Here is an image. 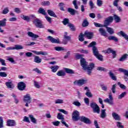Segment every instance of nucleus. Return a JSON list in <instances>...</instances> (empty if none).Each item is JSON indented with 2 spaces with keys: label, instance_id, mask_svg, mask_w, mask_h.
Masks as SVG:
<instances>
[{
  "label": "nucleus",
  "instance_id": "f257e3e1",
  "mask_svg": "<svg viewBox=\"0 0 128 128\" xmlns=\"http://www.w3.org/2000/svg\"><path fill=\"white\" fill-rule=\"evenodd\" d=\"M80 62L82 70L86 72L88 76H90L92 74V69L94 68V64L91 62L89 65H88V62H86L84 58H81Z\"/></svg>",
  "mask_w": 128,
  "mask_h": 128
},
{
  "label": "nucleus",
  "instance_id": "f03ea898",
  "mask_svg": "<svg viewBox=\"0 0 128 128\" xmlns=\"http://www.w3.org/2000/svg\"><path fill=\"white\" fill-rule=\"evenodd\" d=\"M90 106L92 109V112L94 114H100V108L98 106V104L94 102H92L90 104Z\"/></svg>",
  "mask_w": 128,
  "mask_h": 128
},
{
  "label": "nucleus",
  "instance_id": "7ed1b4c3",
  "mask_svg": "<svg viewBox=\"0 0 128 128\" xmlns=\"http://www.w3.org/2000/svg\"><path fill=\"white\" fill-rule=\"evenodd\" d=\"M24 102H26L25 106L28 108V104L32 102V98L30 97V94H26L24 96Z\"/></svg>",
  "mask_w": 128,
  "mask_h": 128
},
{
  "label": "nucleus",
  "instance_id": "20e7f679",
  "mask_svg": "<svg viewBox=\"0 0 128 128\" xmlns=\"http://www.w3.org/2000/svg\"><path fill=\"white\" fill-rule=\"evenodd\" d=\"M72 120L74 122H78L79 120H80V112L78 110H75L73 112L72 114Z\"/></svg>",
  "mask_w": 128,
  "mask_h": 128
},
{
  "label": "nucleus",
  "instance_id": "39448f33",
  "mask_svg": "<svg viewBox=\"0 0 128 128\" xmlns=\"http://www.w3.org/2000/svg\"><path fill=\"white\" fill-rule=\"evenodd\" d=\"M33 23L34 26H36V28H44V26L42 24V22L38 18H36L34 20Z\"/></svg>",
  "mask_w": 128,
  "mask_h": 128
},
{
  "label": "nucleus",
  "instance_id": "423d86ee",
  "mask_svg": "<svg viewBox=\"0 0 128 128\" xmlns=\"http://www.w3.org/2000/svg\"><path fill=\"white\" fill-rule=\"evenodd\" d=\"M108 98H107L104 100V102L108 104L110 106H114V98H112V93H109Z\"/></svg>",
  "mask_w": 128,
  "mask_h": 128
},
{
  "label": "nucleus",
  "instance_id": "0eeeda50",
  "mask_svg": "<svg viewBox=\"0 0 128 128\" xmlns=\"http://www.w3.org/2000/svg\"><path fill=\"white\" fill-rule=\"evenodd\" d=\"M87 80L84 79H80L78 80H76L74 82V86H84V84H86Z\"/></svg>",
  "mask_w": 128,
  "mask_h": 128
},
{
  "label": "nucleus",
  "instance_id": "6e6552de",
  "mask_svg": "<svg viewBox=\"0 0 128 128\" xmlns=\"http://www.w3.org/2000/svg\"><path fill=\"white\" fill-rule=\"evenodd\" d=\"M57 118H58V120H61L62 124L65 126L66 128H68V124H66V122L64 121V115H62V113L58 114Z\"/></svg>",
  "mask_w": 128,
  "mask_h": 128
},
{
  "label": "nucleus",
  "instance_id": "1a4fd4ad",
  "mask_svg": "<svg viewBox=\"0 0 128 128\" xmlns=\"http://www.w3.org/2000/svg\"><path fill=\"white\" fill-rule=\"evenodd\" d=\"M112 20H114V17L110 16L105 20L104 22V24L103 25L104 28L108 27V26L110 24V22H112Z\"/></svg>",
  "mask_w": 128,
  "mask_h": 128
},
{
  "label": "nucleus",
  "instance_id": "9d476101",
  "mask_svg": "<svg viewBox=\"0 0 128 128\" xmlns=\"http://www.w3.org/2000/svg\"><path fill=\"white\" fill-rule=\"evenodd\" d=\"M80 120L86 124H92V120L84 116H81L80 117Z\"/></svg>",
  "mask_w": 128,
  "mask_h": 128
},
{
  "label": "nucleus",
  "instance_id": "9b49d317",
  "mask_svg": "<svg viewBox=\"0 0 128 128\" xmlns=\"http://www.w3.org/2000/svg\"><path fill=\"white\" fill-rule=\"evenodd\" d=\"M98 32L100 36H104L105 38H108V32H106V30H104V28H100L98 30Z\"/></svg>",
  "mask_w": 128,
  "mask_h": 128
},
{
  "label": "nucleus",
  "instance_id": "f8f14e48",
  "mask_svg": "<svg viewBox=\"0 0 128 128\" xmlns=\"http://www.w3.org/2000/svg\"><path fill=\"white\" fill-rule=\"evenodd\" d=\"M105 54H113V58H116V51L112 50L111 48H108L107 50L103 51Z\"/></svg>",
  "mask_w": 128,
  "mask_h": 128
},
{
  "label": "nucleus",
  "instance_id": "ddd939ff",
  "mask_svg": "<svg viewBox=\"0 0 128 128\" xmlns=\"http://www.w3.org/2000/svg\"><path fill=\"white\" fill-rule=\"evenodd\" d=\"M47 38L48 40H50L52 44H60L59 38L56 39L52 38V36H48Z\"/></svg>",
  "mask_w": 128,
  "mask_h": 128
},
{
  "label": "nucleus",
  "instance_id": "4468645a",
  "mask_svg": "<svg viewBox=\"0 0 128 128\" xmlns=\"http://www.w3.org/2000/svg\"><path fill=\"white\" fill-rule=\"evenodd\" d=\"M6 26V19L4 18L0 20V32H4V30L0 28L1 26Z\"/></svg>",
  "mask_w": 128,
  "mask_h": 128
},
{
  "label": "nucleus",
  "instance_id": "2eb2a0df",
  "mask_svg": "<svg viewBox=\"0 0 128 128\" xmlns=\"http://www.w3.org/2000/svg\"><path fill=\"white\" fill-rule=\"evenodd\" d=\"M26 88V84L22 82L18 83V90H24Z\"/></svg>",
  "mask_w": 128,
  "mask_h": 128
},
{
  "label": "nucleus",
  "instance_id": "dca6fc26",
  "mask_svg": "<svg viewBox=\"0 0 128 128\" xmlns=\"http://www.w3.org/2000/svg\"><path fill=\"white\" fill-rule=\"evenodd\" d=\"M84 36H85L86 38H88V40H92V38H94V32L86 31L84 34Z\"/></svg>",
  "mask_w": 128,
  "mask_h": 128
},
{
  "label": "nucleus",
  "instance_id": "f3484780",
  "mask_svg": "<svg viewBox=\"0 0 128 128\" xmlns=\"http://www.w3.org/2000/svg\"><path fill=\"white\" fill-rule=\"evenodd\" d=\"M6 85L8 88H10V90H13V88H14V84H12V81L6 82Z\"/></svg>",
  "mask_w": 128,
  "mask_h": 128
},
{
  "label": "nucleus",
  "instance_id": "a211bd4d",
  "mask_svg": "<svg viewBox=\"0 0 128 128\" xmlns=\"http://www.w3.org/2000/svg\"><path fill=\"white\" fill-rule=\"evenodd\" d=\"M112 116L115 120H118L120 121V116L118 113L116 112H112Z\"/></svg>",
  "mask_w": 128,
  "mask_h": 128
},
{
  "label": "nucleus",
  "instance_id": "6ab92c4d",
  "mask_svg": "<svg viewBox=\"0 0 128 128\" xmlns=\"http://www.w3.org/2000/svg\"><path fill=\"white\" fill-rule=\"evenodd\" d=\"M27 34L28 36H30V38H40L38 35L34 34L32 32H27Z\"/></svg>",
  "mask_w": 128,
  "mask_h": 128
},
{
  "label": "nucleus",
  "instance_id": "aec40b11",
  "mask_svg": "<svg viewBox=\"0 0 128 128\" xmlns=\"http://www.w3.org/2000/svg\"><path fill=\"white\" fill-rule=\"evenodd\" d=\"M16 121L14 120H8L7 121L8 126H16Z\"/></svg>",
  "mask_w": 128,
  "mask_h": 128
},
{
  "label": "nucleus",
  "instance_id": "412c9836",
  "mask_svg": "<svg viewBox=\"0 0 128 128\" xmlns=\"http://www.w3.org/2000/svg\"><path fill=\"white\" fill-rule=\"evenodd\" d=\"M92 52L94 56H96L100 54V52H98V48L96 46H94L92 48Z\"/></svg>",
  "mask_w": 128,
  "mask_h": 128
},
{
  "label": "nucleus",
  "instance_id": "4be33fe9",
  "mask_svg": "<svg viewBox=\"0 0 128 128\" xmlns=\"http://www.w3.org/2000/svg\"><path fill=\"white\" fill-rule=\"evenodd\" d=\"M34 54H36L37 56H39V54H42V56H48V54L47 52H38L36 50L32 51Z\"/></svg>",
  "mask_w": 128,
  "mask_h": 128
},
{
  "label": "nucleus",
  "instance_id": "5701e85b",
  "mask_svg": "<svg viewBox=\"0 0 128 128\" xmlns=\"http://www.w3.org/2000/svg\"><path fill=\"white\" fill-rule=\"evenodd\" d=\"M113 20H114L116 24L120 22L122 20V19H120V18L116 14H114Z\"/></svg>",
  "mask_w": 128,
  "mask_h": 128
},
{
  "label": "nucleus",
  "instance_id": "b1692460",
  "mask_svg": "<svg viewBox=\"0 0 128 128\" xmlns=\"http://www.w3.org/2000/svg\"><path fill=\"white\" fill-rule=\"evenodd\" d=\"M68 12H70L72 16H74L76 14V12H78V11L74 8H68Z\"/></svg>",
  "mask_w": 128,
  "mask_h": 128
},
{
  "label": "nucleus",
  "instance_id": "393cba45",
  "mask_svg": "<svg viewBox=\"0 0 128 128\" xmlns=\"http://www.w3.org/2000/svg\"><path fill=\"white\" fill-rule=\"evenodd\" d=\"M118 34L119 36H123V38H125V40L128 42V36L124 32L120 31L118 32Z\"/></svg>",
  "mask_w": 128,
  "mask_h": 128
},
{
  "label": "nucleus",
  "instance_id": "a878e982",
  "mask_svg": "<svg viewBox=\"0 0 128 128\" xmlns=\"http://www.w3.org/2000/svg\"><path fill=\"white\" fill-rule=\"evenodd\" d=\"M108 40H114L116 42H118V38L114 36H108Z\"/></svg>",
  "mask_w": 128,
  "mask_h": 128
},
{
  "label": "nucleus",
  "instance_id": "bb28decb",
  "mask_svg": "<svg viewBox=\"0 0 128 128\" xmlns=\"http://www.w3.org/2000/svg\"><path fill=\"white\" fill-rule=\"evenodd\" d=\"M106 28L109 34H114V28L108 26L106 27Z\"/></svg>",
  "mask_w": 128,
  "mask_h": 128
},
{
  "label": "nucleus",
  "instance_id": "cd10ccee",
  "mask_svg": "<svg viewBox=\"0 0 128 128\" xmlns=\"http://www.w3.org/2000/svg\"><path fill=\"white\" fill-rule=\"evenodd\" d=\"M106 109L101 110L100 118H106Z\"/></svg>",
  "mask_w": 128,
  "mask_h": 128
},
{
  "label": "nucleus",
  "instance_id": "c85d7f7f",
  "mask_svg": "<svg viewBox=\"0 0 128 128\" xmlns=\"http://www.w3.org/2000/svg\"><path fill=\"white\" fill-rule=\"evenodd\" d=\"M118 70L120 72H124V74L126 76H128V70H126L122 68H119Z\"/></svg>",
  "mask_w": 128,
  "mask_h": 128
},
{
  "label": "nucleus",
  "instance_id": "c756f323",
  "mask_svg": "<svg viewBox=\"0 0 128 128\" xmlns=\"http://www.w3.org/2000/svg\"><path fill=\"white\" fill-rule=\"evenodd\" d=\"M108 74L112 80H116V76L114 74L112 73V71H110Z\"/></svg>",
  "mask_w": 128,
  "mask_h": 128
},
{
  "label": "nucleus",
  "instance_id": "7c9ffc66",
  "mask_svg": "<svg viewBox=\"0 0 128 128\" xmlns=\"http://www.w3.org/2000/svg\"><path fill=\"white\" fill-rule=\"evenodd\" d=\"M34 62H36V64H40V62H42V58L38 56H34Z\"/></svg>",
  "mask_w": 128,
  "mask_h": 128
},
{
  "label": "nucleus",
  "instance_id": "2f4dec72",
  "mask_svg": "<svg viewBox=\"0 0 128 128\" xmlns=\"http://www.w3.org/2000/svg\"><path fill=\"white\" fill-rule=\"evenodd\" d=\"M50 68L52 69V72H56L58 71V70L60 68V66H51Z\"/></svg>",
  "mask_w": 128,
  "mask_h": 128
},
{
  "label": "nucleus",
  "instance_id": "473e14b6",
  "mask_svg": "<svg viewBox=\"0 0 128 128\" xmlns=\"http://www.w3.org/2000/svg\"><path fill=\"white\" fill-rule=\"evenodd\" d=\"M38 14H43V16H46V10L43 8H40L38 10Z\"/></svg>",
  "mask_w": 128,
  "mask_h": 128
},
{
  "label": "nucleus",
  "instance_id": "72a5a7b5",
  "mask_svg": "<svg viewBox=\"0 0 128 128\" xmlns=\"http://www.w3.org/2000/svg\"><path fill=\"white\" fill-rule=\"evenodd\" d=\"M47 12L49 16H54V18H56V14H54V11L50 10H47Z\"/></svg>",
  "mask_w": 128,
  "mask_h": 128
},
{
  "label": "nucleus",
  "instance_id": "f704fd0d",
  "mask_svg": "<svg viewBox=\"0 0 128 128\" xmlns=\"http://www.w3.org/2000/svg\"><path fill=\"white\" fill-rule=\"evenodd\" d=\"M128 54H123L122 57L119 59L120 62H124V60H126V58H128Z\"/></svg>",
  "mask_w": 128,
  "mask_h": 128
},
{
  "label": "nucleus",
  "instance_id": "c9c22d12",
  "mask_svg": "<svg viewBox=\"0 0 128 128\" xmlns=\"http://www.w3.org/2000/svg\"><path fill=\"white\" fill-rule=\"evenodd\" d=\"M88 24H90V23L88 22V19H85L83 20L82 23V26H83V28L88 26Z\"/></svg>",
  "mask_w": 128,
  "mask_h": 128
},
{
  "label": "nucleus",
  "instance_id": "e433bc0d",
  "mask_svg": "<svg viewBox=\"0 0 128 128\" xmlns=\"http://www.w3.org/2000/svg\"><path fill=\"white\" fill-rule=\"evenodd\" d=\"M28 116L32 122L33 124H36V119L34 117V115L30 114L28 115Z\"/></svg>",
  "mask_w": 128,
  "mask_h": 128
},
{
  "label": "nucleus",
  "instance_id": "4c0bfd02",
  "mask_svg": "<svg viewBox=\"0 0 128 128\" xmlns=\"http://www.w3.org/2000/svg\"><path fill=\"white\" fill-rule=\"evenodd\" d=\"M56 74L58 76H66V72L62 70H60L56 73Z\"/></svg>",
  "mask_w": 128,
  "mask_h": 128
},
{
  "label": "nucleus",
  "instance_id": "58836bf2",
  "mask_svg": "<svg viewBox=\"0 0 128 128\" xmlns=\"http://www.w3.org/2000/svg\"><path fill=\"white\" fill-rule=\"evenodd\" d=\"M64 70L66 74H74V72L72 70L68 68H65Z\"/></svg>",
  "mask_w": 128,
  "mask_h": 128
},
{
  "label": "nucleus",
  "instance_id": "ea45409f",
  "mask_svg": "<svg viewBox=\"0 0 128 128\" xmlns=\"http://www.w3.org/2000/svg\"><path fill=\"white\" fill-rule=\"evenodd\" d=\"M14 50H24V46L22 45L16 44L14 46Z\"/></svg>",
  "mask_w": 128,
  "mask_h": 128
},
{
  "label": "nucleus",
  "instance_id": "a19ab883",
  "mask_svg": "<svg viewBox=\"0 0 128 128\" xmlns=\"http://www.w3.org/2000/svg\"><path fill=\"white\" fill-rule=\"evenodd\" d=\"M68 26L70 28V30H72V32H76V27L74 24H72L70 23L68 24Z\"/></svg>",
  "mask_w": 128,
  "mask_h": 128
},
{
  "label": "nucleus",
  "instance_id": "79ce46f5",
  "mask_svg": "<svg viewBox=\"0 0 128 128\" xmlns=\"http://www.w3.org/2000/svg\"><path fill=\"white\" fill-rule=\"evenodd\" d=\"M56 52H62V50H64V48L62 46H56L54 48Z\"/></svg>",
  "mask_w": 128,
  "mask_h": 128
},
{
  "label": "nucleus",
  "instance_id": "37998d69",
  "mask_svg": "<svg viewBox=\"0 0 128 128\" xmlns=\"http://www.w3.org/2000/svg\"><path fill=\"white\" fill-rule=\"evenodd\" d=\"M86 96H88V98H92V94L90 92V90H86V93L85 94Z\"/></svg>",
  "mask_w": 128,
  "mask_h": 128
},
{
  "label": "nucleus",
  "instance_id": "c03bdc74",
  "mask_svg": "<svg viewBox=\"0 0 128 128\" xmlns=\"http://www.w3.org/2000/svg\"><path fill=\"white\" fill-rule=\"evenodd\" d=\"M84 34H82V33H80V34L78 36V40L80 42H84Z\"/></svg>",
  "mask_w": 128,
  "mask_h": 128
},
{
  "label": "nucleus",
  "instance_id": "a18cd8bd",
  "mask_svg": "<svg viewBox=\"0 0 128 128\" xmlns=\"http://www.w3.org/2000/svg\"><path fill=\"white\" fill-rule=\"evenodd\" d=\"M96 58L100 60V62H104V56L102 55L99 54L97 56H96Z\"/></svg>",
  "mask_w": 128,
  "mask_h": 128
},
{
  "label": "nucleus",
  "instance_id": "49530a36",
  "mask_svg": "<svg viewBox=\"0 0 128 128\" xmlns=\"http://www.w3.org/2000/svg\"><path fill=\"white\" fill-rule=\"evenodd\" d=\"M126 96V92H123L118 96V100H122V98H124Z\"/></svg>",
  "mask_w": 128,
  "mask_h": 128
},
{
  "label": "nucleus",
  "instance_id": "de8ad7c7",
  "mask_svg": "<svg viewBox=\"0 0 128 128\" xmlns=\"http://www.w3.org/2000/svg\"><path fill=\"white\" fill-rule=\"evenodd\" d=\"M62 22L63 24H64V26H66V24H70V20L66 18H64Z\"/></svg>",
  "mask_w": 128,
  "mask_h": 128
},
{
  "label": "nucleus",
  "instance_id": "09e8293b",
  "mask_svg": "<svg viewBox=\"0 0 128 128\" xmlns=\"http://www.w3.org/2000/svg\"><path fill=\"white\" fill-rule=\"evenodd\" d=\"M21 18L22 20H26V22H30V18L28 16L23 15Z\"/></svg>",
  "mask_w": 128,
  "mask_h": 128
},
{
  "label": "nucleus",
  "instance_id": "8fccbe9b",
  "mask_svg": "<svg viewBox=\"0 0 128 128\" xmlns=\"http://www.w3.org/2000/svg\"><path fill=\"white\" fill-rule=\"evenodd\" d=\"M116 84H114L112 86L111 90L112 94H116Z\"/></svg>",
  "mask_w": 128,
  "mask_h": 128
},
{
  "label": "nucleus",
  "instance_id": "3c124183",
  "mask_svg": "<svg viewBox=\"0 0 128 128\" xmlns=\"http://www.w3.org/2000/svg\"><path fill=\"white\" fill-rule=\"evenodd\" d=\"M8 12H10V10H8V7H6L3 10L2 14H6L8 13Z\"/></svg>",
  "mask_w": 128,
  "mask_h": 128
},
{
  "label": "nucleus",
  "instance_id": "603ef678",
  "mask_svg": "<svg viewBox=\"0 0 128 128\" xmlns=\"http://www.w3.org/2000/svg\"><path fill=\"white\" fill-rule=\"evenodd\" d=\"M116 126L118 128H124L122 123L120 122H116Z\"/></svg>",
  "mask_w": 128,
  "mask_h": 128
},
{
  "label": "nucleus",
  "instance_id": "864d4df0",
  "mask_svg": "<svg viewBox=\"0 0 128 128\" xmlns=\"http://www.w3.org/2000/svg\"><path fill=\"white\" fill-rule=\"evenodd\" d=\"M82 56H84L82 54H80L78 53H76L75 55V58L77 60H81V58H82Z\"/></svg>",
  "mask_w": 128,
  "mask_h": 128
},
{
  "label": "nucleus",
  "instance_id": "5fc2aeb1",
  "mask_svg": "<svg viewBox=\"0 0 128 128\" xmlns=\"http://www.w3.org/2000/svg\"><path fill=\"white\" fill-rule=\"evenodd\" d=\"M118 86H119L120 88H122V90H126V86L124 85L123 84H122L120 82H118Z\"/></svg>",
  "mask_w": 128,
  "mask_h": 128
},
{
  "label": "nucleus",
  "instance_id": "6e6d98bb",
  "mask_svg": "<svg viewBox=\"0 0 128 128\" xmlns=\"http://www.w3.org/2000/svg\"><path fill=\"white\" fill-rule=\"evenodd\" d=\"M94 26H96V28H104V27L103 24H102L100 23H97V22H94Z\"/></svg>",
  "mask_w": 128,
  "mask_h": 128
},
{
  "label": "nucleus",
  "instance_id": "4d7b16f0",
  "mask_svg": "<svg viewBox=\"0 0 128 128\" xmlns=\"http://www.w3.org/2000/svg\"><path fill=\"white\" fill-rule=\"evenodd\" d=\"M64 103V100L57 99L55 100V104H62Z\"/></svg>",
  "mask_w": 128,
  "mask_h": 128
},
{
  "label": "nucleus",
  "instance_id": "13d9d810",
  "mask_svg": "<svg viewBox=\"0 0 128 128\" xmlns=\"http://www.w3.org/2000/svg\"><path fill=\"white\" fill-rule=\"evenodd\" d=\"M96 46V42H92L88 46V48H94V46Z\"/></svg>",
  "mask_w": 128,
  "mask_h": 128
},
{
  "label": "nucleus",
  "instance_id": "bf43d9fd",
  "mask_svg": "<svg viewBox=\"0 0 128 128\" xmlns=\"http://www.w3.org/2000/svg\"><path fill=\"white\" fill-rule=\"evenodd\" d=\"M97 70H99L100 72H106L108 70L100 66H98L97 68Z\"/></svg>",
  "mask_w": 128,
  "mask_h": 128
},
{
  "label": "nucleus",
  "instance_id": "052dcab7",
  "mask_svg": "<svg viewBox=\"0 0 128 128\" xmlns=\"http://www.w3.org/2000/svg\"><path fill=\"white\" fill-rule=\"evenodd\" d=\"M4 128V119L2 116H0V128Z\"/></svg>",
  "mask_w": 128,
  "mask_h": 128
},
{
  "label": "nucleus",
  "instance_id": "680f3d73",
  "mask_svg": "<svg viewBox=\"0 0 128 128\" xmlns=\"http://www.w3.org/2000/svg\"><path fill=\"white\" fill-rule=\"evenodd\" d=\"M11 96H12L14 98L15 104H18V98H16V94H11Z\"/></svg>",
  "mask_w": 128,
  "mask_h": 128
},
{
  "label": "nucleus",
  "instance_id": "e2e57ef3",
  "mask_svg": "<svg viewBox=\"0 0 128 128\" xmlns=\"http://www.w3.org/2000/svg\"><path fill=\"white\" fill-rule=\"evenodd\" d=\"M76 0H74L72 2V4H74V8H76V10H78V4H76Z\"/></svg>",
  "mask_w": 128,
  "mask_h": 128
},
{
  "label": "nucleus",
  "instance_id": "0e129e2a",
  "mask_svg": "<svg viewBox=\"0 0 128 128\" xmlns=\"http://www.w3.org/2000/svg\"><path fill=\"white\" fill-rule=\"evenodd\" d=\"M84 102L86 104L87 106H90V98H84Z\"/></svg>",
  "mask_w": 128,
  "mask_h": 128
},
{
  "label": "nucleus",
  "instance_id": "69168bd1",
  "mask_svg": "<svg viewBox=\"0 0 128 128\" xmlns=\"http://www.w3.org/2000/svg\"><path fill=\"white\" fill-rule=\"evenodd\" d=\"M72 104L76 106H81L80 102L78 101L74 102Z\"/></svg>",
  "mask_w": 128,
  "mask_h": 128
},
{
  "label": "nucleus",
  "instance_id": "338daca9",
  "mask_svg": "<svg viewBox=\"0 0 128 128\" xmlns=\"http://www.w3.org/2000/svg\"><path fill=\"white\" fill-rule=\"evenodd\" d=\"M0 76H2V78H6L8 74L6 72H0Z\"/></svg>",
  "mask_w": 128,
  "mask_h": 128
},
{
  "label": "nucleus",
  "instance_id": "774afa93",
  "mask_svg": "<svg viewBox=\"0 0 128 128\" xmlns=\"http://www.w3.org/2000/svg\"><path fill=\"white\" fill-rule=\"evenodd\" d=\"M0 62L2 64V66H6V60H4L0 58Z\"/></svg>",
  "mask_w": 128,
  "mask_h": 128
}]
</instances>
